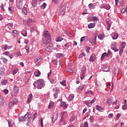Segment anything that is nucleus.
<instances>
[{
	"mask_svg": "<svg viewBox=\"0 0 127 127\" xmlns=\"http://www.w3.org/2000/svg\"><path fill=\"white\" fill-rule=\"evenodd\" d=\"M33 86L38 89H42V88H44L45 86L44 80L43 79H39L33 83Z\"/></svg>",
	"mask_w": 127,
	"mask_h": 127,
	"instance_id": "nucleus-1",
	"label": "nucleus"
},
{
	"mask_svg": "<svg viewBox=\"0 0 127 127\" xmlns=\"http://www.w3.org/2000/svg\"><path fill=\"white\" fill-rule=\"evenodd\" d=\"M19 122H30L31 121V115H29V113H27L24 117H20L18 119Z\"/></svg>",
	"mask_w": 127,
	"mask_h": 127,
	"instance_id": "nucleus-2",
	"label": "nucleus"
},
{
	"mask_svg": "<svg viewBox=\"0 0 127 127\" xmlns=\"http://www.w3.org/2000/svg\"><path fill=\"white\" fill-rule=\"evenodd\" d=\"M53 46V44H50L49 46H48L45 50V52L46 54H49L51 52V50H52V47Z\"/></svg>",
	"mask_w": 127,
	"mask_h": 127,
	"instance_id": "nucleus-3",
	"label": "nucleus"
},
{
	"mask_svg": "<svg viewBox=\"0 0 127 127\" xmlns=\"http://www.w3.org/2000/svg\"><path fill=\"white\" fill-rule=\"evenodd\" d=\"M95 102H96V98H94L91 101L90 100H87L85 101L84 103L87 107H91L92 105H93Z\"/></svg>",
	"mask_w": 127,
	"mask_h": 127,
	"instance_id": "nucleus-4",
	"label": "nucleus"
},
{
	"mask_svg": "<svg viewBox=\"0 0 127 127\" xmlns=\"http://www.w3.org/2000/svg\"><path fill=\"white\" fill-rule=\"evenodd\" d=\"M18 103V100L16 98H13L11 102L9 103L8 107L9 108H11V107H13L14 105H16Z\"/></svg>",
	"mask_w": 127,
	"mask_h": 127,
	"instance_id": "nucleus-5",
	"label": "nucleus"
},
{
	"mask_svg": "<svg viewBox=\"0 0 127 127\" xmlns=\"http://www.w3.org/2000/svg\"><path fill=\"white\" fill-rule=\"evenodd\" d=\"M22 1H23L22 0H17V6L18 9H21V8H22V7H23Z\"/></svg>",
	"mask_w": 127,
	"mask_h": 127,
	"instance_id": "nucleus-6",
	"label": "nucleus"
},
{
	"mask_svg": "<svg viewBox=\"0 0 127 127\" xmlns=\"http://www.w3.org/2000/svg\"><path fill=\"white\" fill-rule=\"evenodd\" d=\"M44 36L47 38V39H50L51 38L50 34H49V32H48V31H46L44 32Z\"/></svg>",
	"mask_w": 127,
	"mask_h": 127,
	"instance_id": "nucleus-7",
	"label": "nucleus"
},
{
	"mask_svg": "<svg viewBox=\"0 0 127 127\" xmlns=\"http://www.w3.org/2000/svg\"><path fill=\"white\" fill-rule=\"evenodd\" d=\"M5 71V69L4 68V67L3 66L0 67V75L2 76V75L4 74Z\"/></svg>",
	"mask_w": 127,
	"mask_h": 127,
	"instance_id": "nucleus-8",
	"label": "nucleus"
},
{
	"mask_svg": "<svg viewBox=\"0 0 127 127\" xmlns=\"http://www.w3.org/2000/svg\"><path fill=\"white\" fill-rule=\"evenodd\" d=\"M120 69L118 67H116L114 69V75L115 77H118L119 76V71Z\"/></svg>",
	"mask_w": 127,
	"mask_h": 127,
	"instance_id": "nucleus-9",
	"label": "nucleus"
},
{
	"mask_svg": "<svg viewBox=\"0 0 127 127\" xmlns=\"http://www.w3.org/2000/svg\"><path fill=\"white\" fill-rule=\"evenodd\" d=\"M95 59H96V58L95 57V55L92 54L89 59V61L90 62H95Z\"/></svg>",
	"mask_w": 127,
	"mask_h": 127,
	"instance_id": "nucleus-10",
	"label": "nucleus"
},
{
	"mask_svg": "<svg viewBox=\"0 0 127 127\" xmlns=\"http://www.w3.org/2000/svg\"><path fill=\"white\" fill-rule=\"evenodd\" d=\"M102 69L104 72H109L110 71V67L108 65H105Z\"/></svg>",
	"mask_w": 127,
	"mask_h": 127,
	"instance_id": "nucleus-11",
	"label": "nucleus"
},
{
	"mask_svg": "<svg viewBox=\"0 0 127 127\" xmlns=\"http://www.w3.org/2000/svg\"><path fill=\"white\" fill-rule=\"evenodd\" d=\"M61 105L62 107H63L64 109H67L68 108V105L65 102H61Z\"/></svg>",
	"mask_w": 127,
	"mask_h": 127,
	"instance_id": "nucleus-12",
	"label": "nucleus"
},
{
	"mask_svg": "<svg viewBox=\"0 0 127 127\" xmlns=\"http://www.w3.org/2000/svg\"><path fill=\"white\" fill-rule=\"evenodd\" d=\"M95 26H96V23H90L88 25V27L89 29L94 28V27H95Z\"/></svg>",
	"mask_w": 127,
	"mask_h": 127,
	"instance_id": "nucleus-13",
	"label": "nucleus"
},
{
	"mask_svg": "<svg viewBox=\"0 0 127 127\" xmlns=\"http://www.w3.org/2000/svg\"><path fill=\"white\" fill-rule=\"evenodd\" d=\"M106 57H108V54L107 53H104L101 56V60L103 61Z\"/></svg>",
	"mask_w": 127,
	"mask_h": 127,
	"instance_id": "nucleus-14",
	"label": "nucleus"
},
{
	"mask_svg": "<svg viewBox=\"0 0 127 127\" xmlns=\"http://www.w3.org/2000/svg\"><path fill=\"white\" fill-rule=\"evenodd\" d=\"M57 119H58V115L57 114H54L52 118L53 122H55Z\"/></svg>",
	"mask_w": 127,
	"mask_h": 127,
	"instance_id": "nucleus-15",
	"label": "nucleus"
},
{
	"mask_svg": "<svg viewBox=\"0 0 127 127\" xmlns=\"http://www.w3.org/2000/svg\"><path fill=\"white\" fill-rule=\"evenodd\" d=\"M31 100H32V94L29 95L27 103H30V102H31Z\"/></svg>",
	"mask_w": 127,
	"mask_h": 127,
	"instance_id": "nucleus-16",
	"label": "nucleus"
},
{
	"mask_svg": "<svg viewBox=\"0 0 127 127\" xmlns=\"http://www.w3.org/2000/svg\"><path fill=\"white\" fill-rule=\"evenodd\" d=\"M118 37H119V34L117 33H115L114 34L113 36L112 37L113 39L116 40L118 39Z\"/></svg>",
	"mask_w": 127,
	"mask_h": 127,
	"instance_id": "nucleus-17",
	"label": "nucleus"
},
{
	"mask_svg": "<svg viewBox=\"0 0 127 127\" xmlns=\"http://www.w3.org/2000/svg\"><path fill=\"white\" fill-rule=\"evenodd\" d=\"M50 42V39H46V40H44L43 41V43L45 45H47V44H49Z\"/></svg>",
	"mask_w": 127,
	"mask_h": 127,
	"instance_id": "nucleus-18",
	"label": "nucleus"
},
{
	"mask_svg": "<svg viewBox=\"0 0 127 127\" xmlns=\"http://www.w3.org/2000/svg\"><path fill=\"white\" fill-rule=\"evenodd\" d=\"M53 107H54V102H53V101H50L49 104L48 109H52Z\"/></svg>",
	"mask_w": 127,
	"mask_h": 127,
	"instance_id": "nucleus-19",
	"label": "nucleus"
},
{
	"mask_svg": "<svg viewBox=\"0 0 127 127\" xmlns=\"http://www.w3.org/2000/svg\"><path fill=\"white\" fill-rule=\"evenodd\" d=\"M19 91V88L17 87L16 85H15L14 86V92L15 93V94H17L18 92Z\"/></svg>",
	"mask_w": 127,
	"mask_h": 127,
	"instance_id": "nucleus-20",
	"label": "nucleus"
},
{
	"mask_svg": "<svg viewBox=\"0 0 127 127\" xmlns=\"http://www.w3.org/2000/svg\"><path fill=\"white\" fill-rule=\"evenodd\" d=\"M34 74L36 77H39L41 74V72H40V71L38 70L35 71Z\"/></svg>",
	"mask_w": 127,
	"mask_h": 127,
	"instance_id": "nucleus-21",
	"label": "nucleus"
},
{
	"mask_svg": "<svg viewBox=\"0 0 127 127\" xmlns=\"http://www.w3.org/2000/svg\"><path fill=\"white\" fill-rule=\"evenodd\" d=\"M7 27L9 28V29H12V27H13V24L12 23H8L6 25Z\"/></svg>",
	"mask_w": 127,
	"mask_h": 127,
	"instance_id": "nucleus-22",
	"label": "nucleus"
},
{
	"mask_svg": "<svg viewBox=\"0 0 127 127\" xmlns=\"http://www.w3.org/2000/svg\"><path fill=\"white\" fill-rule=\"evenodd\" d=\"M37 4V0H33L32 5L33 7H35Z\"/></svg>",
	"mask_w": 127,
	"mask_h": 127,
	"instance_id": "nucleus-23",
	"label": "nucleus"
},
{
	"mask_svg": "<svg viewBox=\"0 0 127 127\" xmlns=\"http://www.w3.org/2000/svg\"><path fill=\"white\" fill-rule=\"evenodd\" d=\"M4 101H3V98H2V97H1L0 95V106H3V104H4Z\"/></svg>",
	"mask_w": 127,
	"mask_h": 127,
	"instance_id": "nucleus-24",
	"label": "nucleus"
},
{
	"mask_svg": "<svg viewBox=\"0 0 127 127\" xmlns=\"http://www.w3.org/2000/svg\"><path fill=\"white\" fill-rule=\"evenodd\" d=\"M103 7L104 8H105V9H107V10H109V9H110V8H111V6L103 4Z\"/></svg>",
	"mask_w": 127,
	"mask_h": 127,
	"instance_id": "nucleus-25",
	"label": "nucleus"
},
{
	"mask_svg": "<svg viewBox=\"0 0 127 127\" xmlns=\"http://www.w3.org/2000/svg\"><path fill=\"white\" fill-rule=\"evenodd\" d=\"M21 34L23 36L26 37V36H27V32L26 30H23L21 31Z\"/></svg>",
	"mask_w": 127,
	"mask_h": 127,
	"instance_id": "nucleus-26",
	"label": "nucleus"
},
{
	"mask_svg": "<svg viewBox=\"0 0 127 127\" xmlns=\"http://www.w3.org/2000/svg\"><path fill=\"white\" fill-rule=\"evenodd\" d=\"M15 55H16V57H21L22 56V54L20 52L15 53Z\"/></svg>",
	"mask_w": 127,
	"mask_h": 127,
	"instance_id": "nucleus-27",
	"label": "nucleus"
},
{
	"mask_svg": "<svg viewBox=\"0 0 127 127\" xmlns=\"http://www.w3.org/2000/svg\"><path fill=\"white\" fill-rule=\"evenodd\" d=\"M116 46H117V43L116 42H113L111 44V49L115 48Z\"/></svg>",
	"mask_w": 127,
	"mask_h": 127,
	"instance_id": "nucleus-28",
	"label": "nucleus"
},
{
	"mask_svg": "<svg viewBox=\"0 0 127 127\" xmlns=\"http://www.w3.org/2000/svg\"><path fill=\"white\" fill-rule=\"evenodd\" d=\"M63 38L62 37H58L56 38V41L57 42H61V41H62L63 40Z\"/></svg>",
	"mask_w": 127,
	"mask_h": 127,
	"instance_id": "nucleus-29",
	"label": "nucleus"
},
{
	"mask_svg": "<svg viewBox=\"0 0 127 127\" xmlns=\"http://www.w3.org/2000/svg\"><path fill=\"white\" fill-rule=\"evenodd\" d=\"M88 7L90 8V9H94L95 8V5L93 4V3H91L89 4Z\"/></svg>",
	"mask_w": 127,
	"mask_h": 127,
	"instance_id": "nucleus-30",
	"label": "nucleus"
},
{
	"mask_svg": "<svg viewBox=\"0 0 127 127\" xmlns=\"http://www.w3.org/2000/svg\"><path fill=\"white\" fill-rule=\"evenodd\" d=\"M85 87H86V85L82 84L80 86H79L78 88L77 89H79V90L82 91V90H84V88H85Z\"/></svg>",
	"mask_w": 127,
	"mask_h": 127,
	"instance_id": "nucleus-31",
	"label": "nucleus"
},
{
	"mask_svg": "<svg viewBox=\"0 0 127 127\" xmlns=\"http://www.w3.org/2000/svg\"><path fill=\"white\" fill-rule=\"evenodd\" d=\"M106 102H107V104H108V105H111V104L113 103V99L111 98H108Z\"/></svg>",
	"mask_w": 127,
	"mask_h": 127,
	"instance_id": "nucleus-32",
	"label": "nucleus"
},
{
	"mask_svg": "<svg viewBox=\"0 0 127 127\" xmlns=\"http://www.w3.org/2000/svg\"><path fill=\"white\" fill-rule=\"evenodd\" d=\"M46 6H47V4H46V3H43V4L41 5V8L44 9Z\"/></svg>",
	"mask_w": 127,
	"mask_h": 127,
	"instance_id": "nucleus-33",
	"label": "nucleus"
},
{
	"mask_svg": "<svg viewBox=\"0 0 127 127\" xmlns=\"http://www.w3.org/2000/svg\"><path fill=\"white\" fill-rule=\"evenodd\" d=\"M22 12H23V13L24 14H25V15H26V14H27V10L26 9V7H23L22 8Z\"/></svg>",
	"mask_w": 127,
	"mask_h": 127,
	"instance_id": "nucleus-34",
	"label": "nucleus"
},
{
	"mask_svg": "<svg viewBox=\"0 0 127 127\" xmlns=\"http://www.w3.org/2000/svg\"><path fill=\"white\" fill-rule=\"evenodd\" d=\"M98 38L99 39H100V40H103L104 38H105V35H98Z\"/></svg>",
	"mask_w": 127,
	"mask_h": 127,
	"instance_id": "nucleus-35",
	"label": "nucleus"
},
{
	"mask_svg": "<svg viewBox=\"0 0 127 127\" xmlns=\"http://www.w3.org/2000/svg\"><path fill=\"white\" fill-rule=\"evenodd\" d=\"M86 69H87V68H86V66H83L81 68V72H82V73H86Z\"/></svg>",
	"mask_w": 127,
	"mask_h": 127,
	"instance_id": "nucleus-36",
	"label": "nucleus"
},
{
	"mask_svg": "<svg viewBox=\"0 0 127 127\" xmlns=\"http://www.w3.org/2000/svg\"><path fill=\"white\" fill-rule=\"evenodd\" d=\"M60 84L64 87H66V80H63L62 81H61Z\"/></svg>",
	"mask_w": 127,
	"mask_h": 127,
	"instance_id": "nucleus-37",
	"label": "nucleus"
},
{
	"mask_svg": "<svg viewBox=\"0 0 127 127\" xmlns=\"http://www.w3.org/2000/svg\"><path fill=\"white\" fill-rule=\"evenodd\" d=\"M12 48V46H7V45H5L4 47V50H6V49H10Z\"/></svg>",
	"mask_w": 127,
	"mask_h": 127,
	"instance_id": "nucleus-38",
	"label": "nucleus"
},
{
	"mask_svg": "<svg viewBox=\"0 0 127 127\" xmlns=\"http://www.w3.org/2000/svg\"><path fill=\"white\" fill-rule=\"evenodd\" d=\"M63 55L62 54H56V57H58V58H62V57H63Z\"/></svg>",
	"mask_w": 127,
	"mask_h": 127,
	"instance_id": "nucleus-39",
	"label": "nucleus"
},
{
	"mask_svg": "<svg viewBox=\"0 0 127 127\" xmlns=\"http://www.w3.org/2000/svg\"><path fill=\"white\" fill-rule=\"evenodd\" d=\"M7 84V81L6 80H4L1 81V85H6Z\"/></svg>",
	"mask_w": 127,
	"mask_h": 127,
	"instance_id": "nucleus-40",
	"label": "nucleus"
},
{
	"mask_svg": "<svg viewBox=\"0 0 127 127\" xmlns=\"http://www.w3.org/2000/svg\"><path fill=\"white\" fill-rule=\"evenodd\" d=\"M96 110H97V111H99V112H101L102 111V107H101V106H99V105H97L96 106Z\"/></svg>",
	"mask_w": 127,
	"mask_h": 127,
	"instance_id": "nucleus-41",
	"label": "nucleus"
},
{
	"mask_svg": "<svg viewBox=\"0 0 127 127\" xmlns=\"http://www.w3.org/2000/svg\"><path fill=\"white\" fill-rule=\"evenodd\" d=\"M8 10L10 13H12V11H13V8L11 7H9L8 8Z\"/></svg>",
	"mask_w": 127,
	"mask_h": 127,
	"instance_id": "nucleus-42",
	"label": "nucleus"
},
{
	"mask_svg": "<svg viewBox=\"0 0 127 127\" xmlns=\"http://www.w3.org/2000/svg\"><path fill=\"white\" fill-rule=\"evenodd\" d=\"M12 32L15 36L18 35V32L17 30H13Z\"/></svg>",
	"mask_w": 127,
	"mask_h": 127,
	"instance_id": "nucleus-43",
	"label": "nucleus"
},
{
	"mask_svg": "<svg viewBox=\"0 0 127 127\" xmlns=\"http://www.w3.org/2000/svg\"><path fill=\"white\" fill-rule=\"evenodd\" d=\"M121 48L124 49V48H125V47H126V42H123L121 44Z\"/></svg>",
	"mask_w": 127,
	"mask_h": 127,
	"instance_id": "nucleus-44",
	"label": "nucleus"
},
{
	"mask_svg": "<svg viewBox=\"0 0 127 127\" xmlns=\"http://www.w3.org/2000/svg\"><path fill=\"white\" fill-rule=\"evenodd\" d=\"M66 8L64 7V8L61 11V13L63 15H64L65 14V11H66Z\"/></svg>",
	"mask_w": 127,
	"mask_h": 127,
	"instance_id": "nucleus-45",
	"label": "nucleus"
},
{
	"mask_svg": "<svg viewBox=\"0 0 127 127\" xmlns=\"http://www.w3.org/2000/svg\"><path fill=\"white\" fill-rule=\"evenodd\" d=\"M35 62H37V63H39L41 62V59L40 58H37V59H35Z\"/></svg>",
	"mask_w": 127,
	"mask_h": 127,
	"instance_id": "nucleus-46",
	"label": "nucleus"
},
{
	"mask_svg": "<svg viewBox=\"0 0 127 127\" xmlns=\"http://www.w3.org/2000/svg\"><path fill=\"white\" fill-rule=\"evenodd\" d=\"M7 123H8L9 127H12V124H11V121L10 120H8Z\"/></svg>",
	"mask_w": 127,
	"mask_h": 127,
	"instance_id": "nucleus-47",
	"label": "nucleus"
},
{
	"mask_svg": "<svg viewBox=\"0 0 127 127\" xmlns=\"http://www.w3.org/2000/svg\"><path fill=\"white\" fill-rule=\"evenodd\" d=\"M85 78V73L82 72L80 76L81 80H83Z\"/></svg>",
	"mask_w": 127,
	"mask_h": 127,
	"instance_id": "nucleus-48",
	"label": "nucleus"
},
{
	"mask_svg": "<svg viewBox=\"0 0 127 127\" xmlns=\"http://www.w3.org/2000/svg\"><path fill=\"white\" fill-rule=\"evenodd\" d=\"M69 99L70 101H73V99H74V95L70 94L69 95Z\"/></svg>",
	"mask_w": 127,
	"mask_h": 127,
	"instance_id": "nucleus-49",
	"label": "nucleus"
},
{
	"mask_svg": "<svg viewBox=\"0 0 127 127\" xmlns=\"http://www.w3.org/2000/svg\"><path fill=\"white\" fill-rule=\"evenodd\" d=\"M86 38H87V36H84L81 38L80 42H83L84 40H86Z\"/></svg>",
	"mask_w": 127,
	"mask_h": 127,
	"instance_id": "nucleus-50",
	"label": "nucleus"
},
{
	"mask_svg": "<svg viewBox=\"0 0 127 127\" xmlns=\"http://www.w3.org/2000/svg\"><path fill=\"white\" fill-rule=\"evenodd\" d=\"M61 123H62L63 125H64L66 124L65 123V120L63 119V117H61Z\"/></svg>",
	"mask_w": 127,
	"mask_h": 127,
	"instance_id": "nucleus-51",
	"label": "nucleus"
},
{
	"mask_svg": "<svg viewBox=\"0 0 127 127\" xmlns=\"http://www.w3.org/2000/svg\"><path fill=\"white\" fill-rule=\"evenodd\" d=\"M119 49H120L119 54L120 55H122V54H123V53L124 52V49H122L121 48H120Z\"/></svg>",
	"mask_w": 127,
	"mask_h": 127,
	"instance_id": "nucleus-52",
	"label": "nucleus"
},
{
	"mask_svg": "<svg viewBox=\"0 0 127 127\" xmlns=\"http://www.w3.org/2000/svg\"><path fill=\"white\" fill-rule=\"evenodd\" d=\"M27 22H28L29 23H30L31 22H34V21H33V20H32V19L31 18H28L27 20Z\"/></svg>",
	"mask_w": 127,
	"mask_h": 127,
	"instance_id": "nucleus-53",
	"label": "nucleus"
},
{
	"mask_svg": "<svg viewBox=\"0 0 127 127\" xmlns=\"http://www.w3.org/2000/svg\"><path fill=\"white\" fill-rule=\"evenodd\" d=\"M50 82L51 83V84H55V83H56V82L54 79H53V78L50 79Z\"/></svg>",
	"mask_w": 127,
	"mask_h": 127,
	"instance_id": "nucleus-54",
	"label": "nucleus"
},
{
	"mask_svg": "<svg viewBox=\"0 0 127 127\" xmlns=\"http://www.w3.org/2000/svg\"><path fill=\"white\" fill-rule=\"evenodd\" d=\"M85 94H89V95H93V92H92V91L91 90H89L88 91H86L85 92Z\"/></svg>",
	"mask_w": 127,
	"mask_h": 127,
	"instance_id": "nucleus-55",
	"label": "nucleus"
},
{
	"mask_svg": "<svg viewBox=\"0 0 127 127\" xmlns=\"http://www.w3.org/2000/svg\"><path fill=\"white\" fill-rule=\"evenodd\" d=\"M83 56H85V53H82L79 55L78 58H82V57H83Z\"/></svg>",
	"mask_w": 127,
	"mask_h": 127,
	"instance_id": "nucleus-56",
	"label": "nucleus"
},
{
	"mask_svg": "<svg viewBox=\"0 0 127 127\" xmlns=\"http://www.w3.org/2000/svg\"><path fill=\"white\" fill-rule=\"evenodd\" d=\"M36 118H37V113H35L34 114V115H33V121H34V120L36 119Z\"/></svg>",
	"mask_w": 127,
	"mask_h": 127,
	"instance_id": "nucleus-57",
	"label": "nucleus"
},
{
	"mask_svg": "<svg viewBox=\"0 0 127 127\" xmlns=\"http://www.w3.org/2000/svg\"><path fill=\"white\" fill-rule=\"evenodd\" d=\"M2 61H3V63H4V64H5V63H6V62H7V59H6L4 58H2Z\"/></svg>",
	"mask_w": 127,
	"mask_h": 127,
	"instance_id": "nucleus-58",
	"label": "nucleus"
},
{
	"mask_svg": "<svg viewBox=\"0 0 127 127\" xmlns=\"http://www.w3.org/2000/svg\"><path fill=\"white\" fill-rule=\"evenodd\" d=\"M17 72H18V69L14 70L13 71V75H15V74H16V73H17Z\"/></svg>",
	"mask_w": 127,
	"mask_h": 127,
	"instance_id": "nucleus-59",
	"label": "nucleus"
},
{
	"mask_svg": "<svg viewBox=\"0 0 127 127\" xmlns=\"http://www.w3.org/2000/svg\"><path fill=\"white\" fill-rule=\"evenodd\" d=\"M74 121H75V117L72 116L71 117V118L70 119V122H74Z\"/></svg>",
	"mask_w": 127,
	"mask_h": 127,
	"instance_id": "nucleus-60",
	"label": "nucleus"
},
{
	"mask_svg": "<svg viewBox=\"0 0 127 127\" xmlns=\"http://www.w3.org/2000/svg\"><path fill=\"white\" fill-rule=\"evenodd\" d=\"M122 109L123 110H127V105H124L122 106Z\"/></svg>",
	"mask_w": 127,
	"mask_h": 127,
	"instance_id": "nucleus-61",
	"label": "nucleus"
},
{
	"mask_svg": "<svg viewBox=\"0 0 127 127\" xmlns=\"http://www.w3.org/2000/svg\"><path fill=\"white\" fill-rule=\"evenodd\" d=\"M107 27L111 28V23H110V22L107 21Z\"/></svg>",
	"mask_w": 127,
	"mask_h": 127,
	"instance_id": "nucleus-62",
	"label": "nucleus"
},
{
	"mask_svg": "<svg viewBox=\"0 0 127 127\" xmlns=\"http://www.w3.org/2000/svg\"><path fill=\"white\" fill-rule=\"evenodd\" d=\"M126 11H127V9H126V8H123L122 9L121 12L122 13H125V12H126Z\"/></svg>",
	"mask_w": 127,
	"mask_h": 127,
	"instance_id": "nucleus-63",
	"label": "nucleus"
},
{
	"mask_svg": "<svg viewBox=\"0 0 127 127\" xmlns=\"http://www.w3.org/2000/svg\"><path fill=\"white\" fill-rule=\"evenodd\" d=\"M89 127V123L87 122H85L84 123V127Z\"/></svg>",
	"mask_w": 127,
	"mask_h": 127,
	"instance_id": "nucleus-64",
	"label": "nucleus"
}]
</instances>
